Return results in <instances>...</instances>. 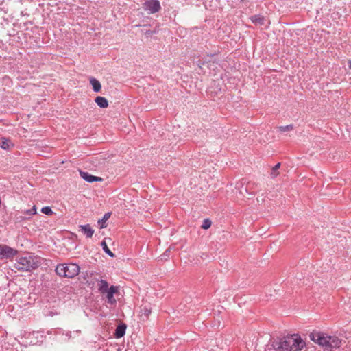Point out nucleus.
<instances>
[{
  "label": "nucleus",
  "instance_id": "nucleus-14",
  "mask_svg": "<svg viewBox=\"0 0 351 351\" xmlns=\"http://www.w3.org/2000/svg\"><path fill=\"white\" fill-rule=\"evenodd\" d=\"M90 84H91L93 87V90L95 93H98L101 89V85L99 80L94 77H91L90 79Z\"/></svg>",
  "mask_w": 351,
  "mask_h": 351
},
{
  "label": "nucleus",
  "instance_id": "nucleus-11",
  "mask_svg": "<svg viewBox=\"0 0 351 351\" xmlns=\"http://www.w3.org/2000/svg\"><path fill=\"white\" fill-rule=\"evenodd\" d=\"M98 290L101 294H104L106 291L110 290L108 282L104 280H99L98 283Z\"/></svg>",
  "mask_w": 351,
  "mask_h": 351
},
{
  "label": "nucleus",
  "instance_id": "nucleus-1",
  "mask_svg": "<svg viewBox=\"0 0 351 351\" xmlns=\"http://www.w3.org/2000/svg\"><path fill=\"white\" fill-rule=\"evenodd\" d=\"M305 344L300 336L293 334L274 341L272 346L277 351H299L305 346Z\"/></svg>",
  "mask_w": 351,
  "mask_h": 351
},
{
  "label": "nucleus",
  "instance_id": "nucleus-20",
  "mask_svg": "<svg viewBox=\"0 0 351 351\" xmlns=\"http://www.w3.org/2000/svg\"><path fill=\"white\" fill-rule=\"evenodd\" d=\"M293 128H294V127H293V124H290V125H285V126H279L278 128V130L282 132H287V131H291V130H293Z\"/></svg>",
  "mask_w": 351,
  "mask_h": 351
},
{
  "label": "nucleus",
  "instance_id": "nucleus-8",
  "mask_svg": "<svg viewBox=\"0 0 351 351\" xmlns=\"http://www.w3.org/2000/svg\"><path fill=\"white\" fill-rule=\"evenodd\" d=\"M119 292V287L117 286L112 285L110 287V290L106 291L107 303L112 306L117 304V300L114 297V295Z\"/></svg>",
  "mask_w": 351,
  "mask_h": 351
},
{
  "label": "nucleus",
  "instance_id": "nucleus-7",
  "mask_svg": "<svg viewBox=\"0 0 351 351\" xmlns=\"http://www.w3.org/2000/svg\"><path fill=\"white\" fill-rule=\"evenodd\" d=\"M250 19L255 25L262 26L265 25V28L268 27L270 24L269 21L261 14L253 15L250 16Z\"/></svg>",
  "mask_w": 351,
  "mask_h": 351
},
{
  "label": "nucleus",
  "instance_id": "nucleus-2",
  "mask_svg": "<svg viewBox=\"0 0 351 351\" xmlns=\"http://www.w3.org/2000/svg\"><path fill=\"white\" fill-rule=\"evenodd\" d=\"M311 340L324 347L326 350L332 351L339 348L341 340L336 336L326 335L324 333L315 332L310 335Z\"/></svg>",
  "mask_w": 351,
  "mask_h": 351
},
{
  "label": "nucleus",
  "instance_id": "nucleus-3",
  "mask_svg": "<svg viewBox=\"0 0 351 351\" xmlns=\"http://www.w3.org/2000/svg\"><path fill=\"white\" fill-rule=\"evenodd\" d=\"M55 271L60 277L73 278L79 274L80 267L76 263H62L56 266Z\"/></svg>",
  "mask_w": 351,
  "mask_h": 351
},
{
  "label": "nucleus",
  "instance_id": "nucleus-22",
  "mask_svg": "<svg viewBox=\"0 0 351 351\" xmlns=\"http://www.w3.org/2000/svg\"><path fill=\"white\" fill-rule=\"evenodd\" d=\"M41 212L47 215H51L53 213L52 209L49 206H45L42 208Z\"/></svg>",
  "mask_w": 351,
  "mask_h": 351
},
{
  "label": "nucleus",
  "instance_id": "nucleus-17",
  "mask_svg": "<svg viewBox=\"0 0 351 351\" xmlns=\"http://www.w3.org/2000/svg\"><path fill=\"white\" fill-rule=\"evenodd\" d=\"M110 216V213H106L104 214V217L101 220L98 221V223L100 226L101 228H104L106 227V221L109 219Z\"/></svg>",
  "mask_w": 351,
  "mask_h": 351
},
{
  "label": "nucleus",
  "instance_id": "nucleus-21",
  "mask_svg": "<svg viewBox=\"0 0 351 351\" xmlns=\"http://www.w3.org/2000/svg\"><path fill=\"white\" fill-rule=\"evenodd\" d=\"M211 221L208 219H205L201 226L202 228L206 230L208 229L211 226Z\"/></svg>",
  "mask_w": 351,
  "mask_h": 351
},
{
  "label": "nucleus",
  "instance_id": "nucleus-23",
  "mask_svg": "<svg viewBox=\"0 0 351 351\" xmlns=\"http://www.w3.org/2000/svg\"><path fill=\"white\" fill-rule=\"evenodd\" d=\"M215 56V53L208 54L206 57L204 58L203 64L213 61Z\"/></svg>",
  "mask_w": 351,
  "mask_h": 351
},
{
  "label": "nucleus",
  "instance_id": "nucleus-6",
  "mask_svg": "<svg viewBox=\"0 0 351 351\" xmlns=\"http://www.w3.org/2000/svg\"><path fill=\"white\" fill-rule=\"evenodd\" d=\"M17 250L8 245H0V258H12L17 254Z\"/></svg>",
  "mask_w": 351,
  "mask_h": 351
},
{
  "label": "nucleus",
  "instance_id": "nucleus-4",
  "mask_svg": "<svg viewBox=\"0 0 351 351\" xmlns=\"http://www.w3.org/2000/svg\"><path fill=\"white\" fill-rule=\"evenodd\" d=\"M36 259L35 257L29 255L19 256L14 263V267L21 271H31L37 268L39 265L38 262Z\"/></svg>",
  "mask_w": 351,
  "mask_h": 351
},
{
  "label": "nucleus",
  "instance_id": "nucleus-9",
  "mask_svg": "<svg viewBox=\"0 0 351 351\" xmlns=\"http://www.w3.org/2000/svg\"><path fill=\"white\" fill-rule=\"evenodd\" d=\"M80 176L86 182L92 183L94 182L101 181L102 178L100 177L95 176L88 172L80 171Z\"/></svg>",
  "mask_w": 351,
  "mask_h": 351
},
{
  "label": "nucleus",
  "instance_id": "nucleus-13",
  "mask_svg": "<svg viewBox=\"0 0 351 351\" xmlns=\"http://www.w3.org/2000/svg\"><path fill=\"white\" fill-rule=\"evenodd\" d=\"M126 326L125 324L119 325L114 332V336L116 338H121L124 336L125 333Z\"/></svg>",
  "mask_w": 351,
  "mask_h": 351
},
{
  "label": "nucleus",
  "instance_id": "nucleus-16",
  "mask_svg": "<svg viewBox=\"0 0 351 351\" xmlns=\"http://www.w3.org/2000/svg\"><path fill=\"white\" fill-rule=\"evenodd\" d=\"M23 213L25 214L27 216V217H19V218L21 220L30 218L32 216L36 214V208L35 206H34L32 208L27 209L25 211H24Z\"/></svg>",
  "mask_w": 351,
  "mask_h": 351
},
{
  "label": "nucleus",
  "instance_id": "nucleus-26",
  "mask_svg": "<svg viewBox=\"0 0 351 351\" xmlns=\"http://www.w3.org/2000/svg\"><path fill=\"white\" fill-rule=\"evenodd\" d=\"M144 311H145V315H147V316H148L150 314V313H151V311L149 309L146 308H145Z\"/></svg>",
  "mask_w": 351,
  "mask_h": 351
},
{
  "label": "nucleus",
  "instance_id": "nucleus-10",
  "mask_svg": "<svg viewBox=\"0 0 351 351\" xmlns=\"http://www.w3.org/2000/svg\"><path fill=\"white\" fill-rule=\"evenodd\" d=\"M80 231L82 232L87 238H91L94 234V230L91 228L90 224L80 225Z\"/></svg>",
  "mask_w": 351,
  "mask_h": 351
},
{
  "label": "nucleus",
  "instance_id": "nucleus-12",
  "mask_svg": "<svg viewBox=\"0 0 351 351\" xmlns=\"http://www.w3.org/2000/svg\"><path fill=\"white\" fill-rule=\"evenodd\" d=\"M13 147L11 141L5 138L0 139V147L4 150H10V147Z\"/></svg>",
  "mask_w": 351,
  "mask_h": 351
},
{
  "label": "nucleus",
  "instance_id": "nucleus-28",
  "mask_svg": "<svg viewBox=\"0 0 351 351\" xmlns=\"http://www.w3.org/2000/svg\"><path fill=\"white\" fill-rule=\"evenodd\" d=\"M169 252V250H166V251L165 252V253L162 254V256H169V255H168Z\"/></svg>",
  "mask_w": 351,
  "mask_h": 351
},
{
  "label": "nucleus",
  "instance_id": "nucleus-15",
  "mask_svg": "<svg viewBox=\"0 0 351 351\" xmlns=\"http://www.w3.org/2000/svg\"><path fill=\"white\" fill-rule=\"evenodd\" d=\"M95 101L101 108H105L108 106V101L104 97L97 96L95 98Z\"/></svg>",
  "mask_w": 351,
  "mask_h": 351
},
{
  "label": "nucleus",
  "instance_id": "nucleus-29",
  "mask_svg": "<svg viewBox=\"0 0 351 351\" xmlns=\"http://www.w3.org/2000/svg\"><path fill=\"white\" fill-rule=\"evenodd\" d=\"M348 68H349L350 69H351V60H350L348 61Z\"/></svg>",
  "mask_w": 351,
  "mask_h": 351
},
{
  "label": "nucleus",
  "instance_id": "nucleus-19",
  "mask_svg": "<svg viewBox=\"0 0 351 351\" xmlns=\"http://www.w3.org/2000/svg\"><path fill=\"white\" fill-rule=\"evenodd\" d=\"M280 167V163L278 162L276 165H274V167L272 168L271 171V177L272 178H276L278 175V170Z\"/></svg>",
  "mask_w": 351,
  "mask_h": 351
},
{
  "label": "nucleus",
  "instance_id": "nucleus-18",
  "mask_svg": "<svg viewBox=\"0 0 351 351\" xmlns=\"http://www.w3.org/2000/svg\"><path fill=\"white\" fill-rule=\"evenodd\" d=\"M101 245L102 247L103 250L110 257H114L115 255L112 251L108 248L107 243L105 241H101Z\"/></svg>",
  "mask_w": 351,
  "mask_h": 351
},
{
  "label": "nucleus",
  "instance_id": "nucleus-25",
  "mask_svg": "<svg viewBox=\"0 0 351 351\" xmlns=\"http://www.w3.org/2000/svg\"><path fill=\"white\" fill-rule=\"evenodd\" d=\"M243 191H245V192H246V193H248V188H247V186H246V187H243V186H242V187H241V189H240V191H239V192H240V193H241V194H243Z\"/></svg>",
  "mask_w": 351,
  "mask_h": 351
},
{
  "label": "nucleus",
  "instance_id": "nucleus-27",
  "mask_svg": "<svg viewBox=\"0 0 351 351\" xmlns=\"http://www.w3.org/2000/svg\"><path fill=\"white\" fill-rule=\"evenodd\" d=\"M3 5V3L0 4V6ZM0 9L3 10L5 13L7 12V10L5 9V8L0 7Z\"/></svg>",
  "mask_w": 351,
  "mask_h": 351
},
{
  "label": "nucleus",
  "instance_id": "nucleus-24",
  "mask_svg": "<svg viewBox=\"0 0 351 351\" xmlns=\"http://www.w3.org/2000/svg\"><path fill=\"white\" fill-rule=\"evenodd\" d=\"M156 34V30H154V31H153V30H150V29H149V30H147V31L145 32V35L146 36H147V37H148V36H151V35H152V34Z\"/></svg>",
  "mask_w": 351,
  "mask_h": 351
},
{
  "label": "nucleus",
  "instance_id": "nucleus-5",
  "mask_svg": "<svg viewBox=\"0 0 351 351\" xmlns=\"http://www.w3.org/2000/svg\"><path fill=\"white\" fill-rule=\"evenodd\" d=\"M143 8L148 13L154 14L161 9V6L158 0H147L144 3Z\"/></svg>",
  "mask_w": 351,
  "mask_h": 351
}]
</instances>
